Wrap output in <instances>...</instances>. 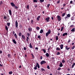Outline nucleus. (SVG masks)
<instances>
[{
  "instance_id": "nucleus-37",
  "label": "nucleus",
  "mask_w": 75,
  "mask_h": 75,
  "mask_svg": "<svg viewBox=\"0 0 75 75\" xmlns=\"http://www.w3.org/2000/svg\"><path fill=\"white\" fill-rule=\"evenodd\" d=\"M67 16L68 17H70L71 16V15L69 14H68L67 15Z\"/></svg>"
},
{
  "instance_id": "nucleus-32",
  "label": "nucleus",
  "mask_w": 75,
  "mask_h": 75,
  "mask_svg": "<svg viewBox=\"0 0 75 75\" xmlns=\"http://www.w3.org/2000/svg\"><path fill=\"white\" fill-rule=\"evenodd\" d=\"M31 55H32V57L33 58H35V57H34V56L33 54H31Z\"/></svg>"
},
{
  "instance_id": "nucleus-15",
  "label": "nucleus",
  "mask_w": 75,
  "mask_h": 75,
  "mask_svg": "<svg viewBox=\"0 0 75 75\" xmlns=\"http://www.w3.org/2000/svg\"><path fill=\"white\" fill-rule=\"evenodd\" d=\"M8 58H11V56L10 54H8Z\"/></svg>"
},
{
  "instance_id": "nucleus-36",
  "label": "nucleus",
  "mask_w": 75,
  "mask_h": 75,
  "mask_svg": "<svg viewBox=\"0 0 75 75\" xmlns=\"http://www.w3.org/2000/svg\"><path fill=\"white\" fill-rule=\"evenodd\" d=\"M5 28L7 31H8V27H7V26H5Z\"/></svg>"
},
{
  "instance_id": "nucleus-13",
  "label": "nucleus",
  "mask_w": 75,
  "mask_h": 75,
  "mask_svg": "<svg viewBox=\"0 0 75 75\" xmlns=\"http://www.w3.org/2000/svg\"><path fill=\"white\" fill-rule=\"evenodd\" d=\"M29 47L30 48H33V46H32L31 45V43H30V44Z\"/></svg>"
},
{
  "instance_id": "nucleus-8",
  "label": "nucleus",
  "mask_w": 75,
  "mask_h": 75,
  "mask_svg": "<svg viewBox=\"0 0 75 75\" xmlns=\"http://www.w3.org/2000/svg\"><path fill=\"white\" fill-rule=\"evenodd\" d=\"M59 67H63V64H62V62H60V63L59 65Z\"/></svg>"
},
{
  "instance_id": "nucleus-58",
  "label": "nucleus",
  "mask_w": 75,
  "mask_h": 75,
  "mask_svg": "<svg viewBox=\"0 0 75 75\" xmlns=\"http://www.w3.org/2000/svg\"><path fill=\"white\" fill-rule=\"evenodd\" d=\"M50 4H48L47 5V7H50Z\"/></svg>"
},
{
  "instance_id": "nucleus-62",
  "label": "nucleus",
  "mask_w": 75,
  "mask_h": 75,
  "mask_svg": "<svg viewBox=\"0 0 75 75\" xmlns=\"http://www.w3.org/2000/svg\"><path fill=\"white\" fill-rule=\"evenodd\" d=\"M35 50H38V47H36L35 48Z\"/></svg>"
},
{
  "instance_id": "nucleus-14",
  "label": "nucleus",
  "mask_w": 75,
  "mask_h": 75,
  "mask_svg": "<svg viewBox=\"0 0 75 75\" xmlns=\"http://www.w3.org/2000/svg\"><path fill=\"white\" fill-rule=\"evenodd\" d=\"M18 7H17L15 5V6H14V7L16 9H18V7H19V6L18 5Z\"/></svg>"
},
{
  "instance_id": "nucleus-30",
  "label": "nucleus",
  "mask_w": 75,
  "mask_h": 75,
  "mask_svg": "<svg viewBox=\"0 0 75 75\" xmlns=\"http://www.w3.org/2000/svg\"><path fill=\"white\" fill-rule=\"evenodd\" d=\"M62 63H65V61L64 60V59H63L62 60Z\"/></svg>"
},
{
  "instance_id": "nucleus-19",
  "label": "nucleus",
  "mask_w": 75,
  "mask_h": 75,
  "mask_svg": "<svg viewBox=\"0 0 75 75\" xmlns=\"http://www.w3.org/2000/svg\"><path fill=\"white\" fill-rule=\"evenodd\" d=\"M56 50L57 51H58V50L59 51V50H61V49H60V48H59L58 47H57L56 48Z\"/></svg>"
},
{
  "instance_id": "nucleus-60",
  "label": "nucleus",
  "mask_w": 75,
  "mask_h": 75,
  "mask_svg": "<svg viewBox=\"0 0 75 75\" xmlns=\"http://www.w3.org/2000/svg\"><path fill=\"white\" fill-rule=\"evenodd\" d=\"M61 69V67H59L58 68V69H58V70H59H59H60V69Z\"/></svg>"
},
{
  "instance_id": "nucleus-31",
  "label": "nucleus",
  "mask_w": 75,
  "mask_h": 75,
  "mask_svg": "<svg viewBox=\"0 0 75 75\" xmlns=\"http://www.w3.org/2000/svg\"><path fill=\"white\" fill-rule=\"evenodd\" d=\"M36 29L37 30H40V27H37L36 28Z\"/></svg>"
},
{
  "instance_id": "nucleus-26",
  "label": "nucleus",
  "mask_w": 75,
  "mask_h": 75,
  "mask_svg": "<svg viewBox=\"0 0 75 75\" xmlns=\"http://www.w3.org/2000/svg\"><path fill=\"white\" fill-rule=\"evenodd\" d=\"M34 69H35V70H36V69H37V66L36 65L35 66V67L34 68Z\"/></svg>"
},
{
  "instance_id": "nucleus-49",
  "label": "nucleus",
  "mask_w": 75,
  "mask_h": 75,
  "mask_svg": "<svg viewBox=\"0 0 75 75\" xmlns=\"http://www.w3.org/2000/svg\"><path fill=\"white\" fill-rule=\"evenodd\" d=\"M23 50H27V48L25 47H24L23 48Z\"/></svg>"
},
{
  "instance_id": "nucleus-56",
  "label": "nucleus",
  "mask_w": 75,
  "mask_h": 75,
  "mask_svg": "<svg viewBox=\"0 0 75 75\" xmlns=\"http://www.w3.org/2000/svg\"><path fill=\"white\" fill-rule=\"evenodd\" d=\"M68 17L67 16H66V17H65L64 18H65L66 20H67V19H66L68 18Z\"/></svg>"
},
{
  "instance_id": "nucleus-18",
  "label": "nucleus",
  "mask_w": 75,
  "mask_h": 75,
  "mask_svg": "<svg viewBox=\"0 0 75 75\" xmlns=\"http://www.w3.org/2000/svg\"><path fill=\"white\" fill-rule=\"evenodd\" d=\"M43 32H44V31L42 29H41L40 31V34H42Z\"/></svg>"
},
{
  "instance_id": "nucleus-6",
  "label": "nucleus",
  "mask_w": 75,
  "mask_h": 75,
  "mask_svg": "<svg viewBox=\"0 0 75 75\" xmlns=\"http://www.w3.org/2000/svg\"><path fill=\"white\" fill-rule=\"evenodd\" d=\"M11 4L12 6V7H14L16 5H15V4H14V3L13 2H11Z\"/></svg>"
},
{
  "instance_id": "nucleus-47",
  "label": "nucleus",
  "mask_w": 75,
  "mask_h": 75,
  "mask_svg": "<svg viewBox=\"0 0 75 75\" xmlns=\"http://www.w3.org/2000/svg\"><path fill=\"white\" fill-rule=\"evenodd\" d=\"M26 8L27 9H29V5H28L26 7Z\"/></svg>"
},
{
  "instance_id": "nucleus-5",
  "label": "nucleus",
  "mask_w": 75,
  "mask_h": 75,
  "mask_svg": "<svg viewBox=\"0 0 75 75\" xmlns=\"http://www.w3.org/2000/svg\"><path fill=\"white\" fill-rule=\"evenodd\" d=\"M21 37L23 40H25V36H24V35H22Z\"/></svg>"
},
{
  "instance_id": "nucleus-16",
  "label": "nucleus",
  "mask_w": 75,
  "mask_h": 75,
  "mask_svg": "<svg viewBox=\"0 0 75 75\" xmlns=\"http://www.w3.org/2000/svg\"><path fill=\"white\" fill-rule=\"evenodd\" d=\"M28 30L30 32H31V31H32V28H28Z\"/></svg>"
},
{
  "instance_id": "nucleus-33",
  "label": "nucleus",
  "mask_w": 75,
  "mask_h": 75,
  "mask_svg": "<svg viewBox=\"0 0 75 75\" xmlns=\"http://www.w3.org/2000/svg\"><path fill=\"white\" fill-rule=\"evenodd\" d=\"M22 34V33H18V35L19 36H20V37L21 36Z\"/></svg>"
},
{
  "instance_id": "nucleus-12",
  "label": "nucleus",
  "mask_w": 75,
  "mask_h": 75,
  "mask_svg": "<svg viewBox=\"0 0 75 75\" xmlns=\"http://www.w3.org/2000/svg\"><path fill=\"white\" fill-rule=\"evenodd\" d=\"M65 49L66 50H68L70 49V47H68L67 46H66Z\"/></svg>"
},
{
  "instance_id": "nucleus-54",
  "label": "nucleus",
  "mask_w": 75,
  "mask_h": 75,
  "mask_svg": "<svg viewBox=\"0 0 75 75\" xmlns=\"http://www.w3.org/2000/svg\"><path fill=\"white\" fill-rule=\"evenodd\" d=\"M72 3H73V1H70V3L71 4H72Z\"/></svg>"
},
{
  "instance_id": "nucleus-50",
  "label": "nucleus",
  "mask_w": 75,
  "mask_h": 75,
  "mask_svg": "<svg viewBox=\"0 0 75 75\" xmlns=\"http://www.w3.org/2000/svg\"><path fill=\"white\" fill-rule=\"evenodd\" d=\"M20 27L21 28H23V26L21 25H20Z\"/></svg>"
},
{
  "instance_id": "nucleus-35",
  "label": "nucleus",
  "mask_w": 75,
  "mask_h": 75,
  "mask_svg": "<svg viewBox=\"0 0 75 75\" xmlns=\"http://www.w3.org/2000/svg\"><path fill=\"white\" fill-rule=\"evenodd\" d=\"M9 74H10L11 75L13 74V71H11L10 72H9Z\"/></svg>"
},
{
  "instance_id": "nucleus-24",
  "label": "nucleus",
  "mask_w": 75,
  "mask_h": 75,
  "mask_svg": "<svg viewBox=\"0 0 75 75\" xmlns=\"http://www.w3.org/2000/svg\"><path fill=\"white\" fill-rule=\"evenodd\" d=\"M40 1V3H43L44 1V0H39Z\"/></svg>"
},
{
  "instance_id": "nucleus-59",
  "label": "nucleus",
  "mask_w": 75,
  "mask_h": 75,
  "mask_svg": "<svg viewBox=\"0 0 75 75\" xmlns=\"http://www.w3.org/2000/svg\"><path fill=\"white\" fill-rule=\"evenodd\" d=\"M41 17V16H39L37 18H40Z\"/></svg>"
},
{
  "instance_id": "nucleus-11",
  "label": "nucleus",
  "mask_w": 75,
  "mask_h": 75,
  "mask_svg": "<svg viewBox=\"0 0 75 75\" xmlns=\"http://www.w3.org/2000/svg\"><path fill=\"white\" fill-rule=\"evenodd\" d=\"M37 67H38V68H40V65H39V64L38 63H36V65Z\"/></svg>"
},
{
  "instance_id": "nucleus-22",
  "label": "nucleus",
  "mask_w": 75,
  "mask_h": 75,
  "mask_svg": "<svg viewBox=\"0 0 75 75\" xmlns=\"http://www.w3.org/2000/svg\"><path fill=\"white\" fill-rule=\"evenodd\" d=\"M74 31H75V28H73L71 30V31L72 32H74Z\"/></svg>"
},
{
  "instance_id": "nucleus-34",
  "label": "nucleus",
  "mask_w": 75,
  "mask_h": 75,
  "mask_svg": "<svg viewBox=\"0 0 75 75\" xmlns=\"http://www.w3.org/2000/svg\"><path fill=\"white\" fill-rule=\"evenodd\" d=\"M27 35H28V37H30V33H27Z\"/></svg>"
},
{
  "instance_id": "nucleus-1",
  "label": "nucleus",
  "mask_w": 75,
  "mask_h": 75,
  "mask_svg": "<svg viewBox=\"0 0 75 75\" xmlns=\"http://www.w3.org/2000/svg\"><path fill=\"white\" fill-rule=\"evenodd\" d=\"M57 19L59 21H61V16H57Z\"/></svg>"
},
{
  "instance_id": "nucleus-41",
  "label": "nucleus",
  "mask_w": 75,
  "mask_h": 75,
  "mask_svg": "<svg viewBox=\"0 0 75 75\" xmlns=\"http://www.w3.org/2000/svg\"><path fill=\"white\" fill-rule=\"evenodd\" d=\"M42 51H43L44 53H45L46 52V50H45V49H43L42 50Z\"/></svg>"
},
{
  "instance_id": "nucleus-9",
  "label": "nucleus",
  "mask_w": 75,
  "mask_h": 75,
  "mask_svg": "<svg viewBox=\"0 0 75 75\" xmlns=\"http://www.w3.org/2000/svg\"><path fill=\"white\" fill-rule=\"evenodd\" d=\"M68 35V33H66L63 34L62 36H65V35Z\"/></svg>"
},
{
  "instance_id": "nucleus-57",
  "label": "nucleus",
  "mask_w": 75,
  "mask_h": 75,
  "mask_svg": "<svg viewBox=\"0 0 75 75\" xmlns=\"http://www.w3.org/2000/svg\"><path fill=\"white\" fill-rule=\"evenodd\" d=\"M42 58H43L42 56H41L40 57V59H42Z\"/></svg>"
},
{
  "instance_id": "nucleus-23",
  "label": "nucleus",
  "mask_w": 75,
  "mask_h": 75,
  "mask_svg": "<svg viewBox=\"0 0 75 75\" xmlns=\"http://www.w3.org/2000/svg\"><path fill=\"white\" fill-rule=\"evenodd\" d=\"M46 57H49V54H48V53H46Z\"/></svg>"
},
{
  "instance_id": "nucleus-3",
  "label": "nucleus",
  "mask_w": 75,
  "mask_h": 75,
  "mask_svg": "<svg viewBox=\"0 0 75 75\" xmlns=\"http://www.w3.org/2000/svg\"><path fill=\"white\" fill-rule=\"evenodd\" d=\"M15 26L16 28H17L18 27V22H17V21L16 20L15 22Z\"/></svg>"
},
{
  "instance_id": "nucleus-7",
  "label": "nucleus",
  "mask_w": 75,
  "mask_h": 75,
  "mask_svg": "<svg viewBox=\"0 0 75 75\" xmlns=\"http://www.w3.org/2000/svg\"><path fill=\"white\" fill-rule=\"evenodd\" d=\"M63 47H64V45L62 44L60 45V47L61 50H62V49H63Z\"/></svg>"
},
{
  "instance_id": "nucleus-10",
  "label": "nucleus",
  "mask_w": 75,
  "mask_h": 75,
  "mask_svg": "<svg viewBox=\"0 0 75 75\" xmlns=\"http://www.w3.org/2000/svg\"><path fill=\"white\" fill-rule=\"evenodd\" d=\"M12 41L14 44H17V42L16 41L15 39L13 40Z\"/></svg>"
},
{
  "instance_id": "nucleus-46",
  "label": "nucleus",
  "mask_w": 75,
  "mask_h": 75,
  "mask_svg": "<svg viewBox=\"0 0 75 75\" xmlns=\"http://www.w3.org/2000/svg\"><path fill=\"white\" fill-rule=\"evenodd\" d=\"M34 3H37V0H33Z\"/></svg>"
},
{
  "instance_id": "nucleus-29",
  "label": "nucleus",
  "mask_w": 75,
  "mask_h": 75,
  "mask_svg": "<svg viewBox=\"0 0 75 75\" xmlns=\"http://www.w3.org/2000/svg\"><path fill=\"white\" fill-rule=\"evenodd\" d=\"M60 54H61L59 52H57V55H60Z\"/></svg>"
},
{
  "instance_id": "nucleus-48",
  "label": "nucleus",
  "mask_w": 75,
  "mask_h": 75,
  "mask_svg": "<svg viewBox=\"0 0 75 75\" xmlns=\"http://www.w3.org/2000/svg\"><path fill=\"white\" fill-rule=\"evenodd\" d=\"M75 48V46H73V47H71L72 50H74Z\"/></svg>"
},
{
  "instance_id": "nucleus-20",
  "label": "nucleus",
  "mask_w": 75,
  "mask_h": 75,
  "mask_svg": "<svg viewBox=\"0 0 75 75\" xmlns=\"http://www.w3.org/2000/svg\"><path fill=\"white\" fill-rule=\"evenodd\" d=\"M14 36H15V37L16 38V39H17V34H16V33H15L14 34Z\"/></svg>"
},
{
  "instance_id": "nucleus-63",
  "label": "nucleus",
  "mask_w": 75,
  "mask_h": 75,
  "mask_svg": "<svg viewBox=\"0 0 75 75\" xmlns=\"http://www.w3.org/2000/svg\"><path fill=\"white\" fill-rule=\"evenodd\" d=\"M74 27V25H71L70 26V27Z\"/></svg>"
},
{
  "instance_id": "nucleus-53",
  "label": "nucleus",
  "mask_w": 75,
  "mask_h": 75,
  "mask_svg": "<svg viewBox=\"0 0 75 75\" xmlns=\"http://www.w3.org/2000/svg\"><path fill=\"white\" fill-rule=\"evenodd\" d=\"M41 71H45V69H43V68H42V69H41Z\"/></svg>"
},
{
  "instance_id": "nucleus-25",
  "label": "nucleus",
  "mask_w": 75,
  "mask_h": 75,
  "mask_svg": "<svg viewBox=\"0 0 75 75\" xmlns=\"http://www.w3.org/2000/svg\"><path fill=\"white\" fill-rule=\"evenodd\" d=\"M49 34H50L47 32L46 33V37H48V35H49Z\"/></svg>"
},
{
  "instance_id": "nucleus-21",
  "label": "nucleus",
  "mask_w": 75,
  "mask_h": 75,
  "mask_svg": "<svg viewBox=\"0 0 75 75\" xmlns=\"http://www.w3.org/2000/svg\"><path fill=\"white\" fill-rule=\"evenodd\" d=\"M49 34H50L51 33V30L50 29L49 30H48V32H47Z\"/></svg>"
},
{
  "instance_id": "nucleus-4",
  "label": "nucleus",
  "mask_w": 75,
  "mask_h": 75,
  "mask_svg": "<svg viewBox=\"0 0 75 75\" xmlns=\"http://www.w3.org/2000/svg\"><path fill=\"white\" fill-rule=\"evenodd\" d=\"M45 20L46 21H47V22H49V21H50V18L49 17H47L45 19Z\"/></svg>"
},
{
  "instance_id": "nucleus-64",
  "label": "nucleus",
  "mask_w": 75,
  "mask_h": 75,
  "mask_svg": "<svg viewBox=\"0 0 75 75\" xmlns=\"http://www.w3.org/2000/svg\"><path fill=\"white\" fill-rule=\"evenodd\" d=\"M3 52L1 50H0V54H1Z\"/></svg>"
},
{
  "instance_id": "nucleus-17",
  "label": "nucleus",
  "mask_w": 75,
  "mask_h": 75,
  "mask_svg": "<svg viewBox=\"0 0 75 75\" xmlns=\"http://www.w3.org/2000/svg\"><path fill=\"white\" fill-rule=\"evenodd\" d=\"M9 14L10 15H11V14H12L11 10H9Z\"/></svg>"
},
{
  "instance_id": "nucleus-27",
  "label": "nucleus",
  "mask_w": 75,
  "mask_h": 75,
  "mask_svg": "<svg viewBox=\"0 0 75 75\" xmlns=\"http://www.w3.org/2000/svg\"><path fill=\"white\" fill-rule=\"evenodd\" d=\"M2 4H3V2L2 1H1L0 2V6H1Z\"/></svg>"
},
{
  "instance_id": "nucleus-42",
  "label": "nucleus",
  "mask_w": 75,
  "mask_h": 75,
  "mask_svg": "<svg viewBox=\"0 0 75 75\" xmlns=\"http://www.w3.org/2000/svg\"><path fill=\"white\" fill-rule=\"evenodd\" d=\"M55 40H58V36H56V38H55Z\"/></svg>"
},
{
  "instance_id": "nucleus-28",
  "label": "nucleus",
  "mask_w": 75,
  "mask_h": 75,
  "mask_svg": "<svg viewBox=\"0 0 75 75\" xmlns=\"http://www.w3.org/2000/svg\"><path fill=\"white\" fill-rule=\"evenodd\" d=\"M65 16V13H64L62 15V17H64V16Z\"/></svg>"
},
{
  "instance_id": "nucleus-52",
  "label": "nucleus",
  "mask_w": 75,
  "mask_h": 75,
  "mask_svg": "<svg viewBox=\"0 0 75 75\" xmlns=\"http://www.w3.org/2000/svg\"><path fill=\"white\" fill-rule=\"evenodd\" d=\"M4 19H6V18H7V17H6V16H4Z\"/></svg>"
},
{
  "instance_id": "nucleus-44",
  "label": "nucleus",
  "mask_w": 75,
  "mask_h": 75,
  "mask_svg": "<svg viewBox=\"0 0 75 75\" xmlns=\"http://www.w3.org/2000/svg\"><path fill=\"white\" fill-rule=\"evenodd\" d=\"M64 30V27H62L61 28V31H62V30Z\"/></svg>"
},
{
  "instance_id": "nucleus-38",
  "label": "nucleus",
  "mask_w": 75,
  "mask_h": 75,
  "mask_svg": "<svg viewBox=\"0 0 75 75\" xmlns=\"http://www.w3.org/2000/svg\"><path fill=\"white\" fill-rule=\"evenodd\" d=\"M74 65H75V63H73V65H72V66L71 67V68H73Z\"/></svg>"
},
{
  "instance_id": "nucleus-61",
  "label": "nucleus",
  "mask_w": 75,
  "mask_h": 75,
  "mask_svg": "<svg viewBox=\"0 0 75 75\" xmlns=\"http://www.w3.org/2000/svg\"><path fill=\"white\" fill-rule=\"evenodd\" d=\"M8 21V19H6L5 20V21H6V22Z\"/></svg>"
},
{
  "instance_id": "nucleus-39",
  "label": "nucleus",
  "mask_w": 75,
  "mask_h": 75,
  "mask_svg": "<svg viewBox=\"0 0 75 75\" xmlns=\"http://www.w3.org/2000/svg\"><path fill=\"white\" fill-rule=\"evenodd\" d=\"M38 38H39L40 40H41V36L40 35H38Z\"/></svg>"
},
{
  "instance_id": "nucleus-43",
  "label": "nucleus",
  "mask_w": 75,
  "mask_h": 75,
  "mask_svg": "<svg viewBox=\"0 0 75 75\" xmlns=\"http://www.w3.org/2000/svg\"><path fill=\"white\" fill-rule=\"evenodd\" d=\"M74 20V18L73 17H72L71 18V20L73 21Z\"/></svg>"
},
{
  "instance_id": "nucleus-55",
  "label": "nucleus",
  "mask_w": 75,
  "mask_h": 75,
  "mask_svg": "<svg viewBox=\"0 0 75 75\" xmlns=\"http://www.w3.org/2000/svg\"><path fill=\"white\" fill-rule=\"evenodd\" d=\"M69 62H70V63H71V62H72V61H71V60H69Z\"/></svg>"
},
{
  "instance_id": "nucleus-40",
  "label": "nucleus",
  "mask_w": 75,
  "mask_h": 75,
  "mask_svg": "<svg viewBox=\"0 0 75 75\" xmlns=\"http://www.w3.org/2000/svg\"><path fill=\"white\" fill-rule=\"evenodd\" d=\"M33 23H34V21H33V20H31V23L32 24H33Z\"/></svg>"
},
{
  "instance_id": "nucleus-45",
  "label": "nucleus",
  "mask_w": 75,
  "mask_h": 75,
  "mask_svg": "<svg viewBox=\"0 0 75 75\" xmlns=\"http://www.w3.org/2000/svg\"><path fill=\"white\" fill-rule=\"evenodd\" d=\"M10 23H7V25L8 26H10Z\"/></svg>"
},
{
  "instance_id": "nucleus-51",
  "label": "nucleus",
  "mask_w": 75,
  "mask_h": 75,
  "mask_svg": "<svg viewBox=\"0 0 75 75\" xmlns=\"http://www.w3.org/2000/svg\"><path fill=\"white\" fill-rule=\"evenodd\" d=\"M47 69H50V66H49V65H48L47 66Z\"/></svg>"
},
{
  "instance_id": "nucleus-2",
  "label": "nucleus",
  "mask_w": 75,
  "mask_h": 75,
  "mask_svg": "<svg viewBox=\"0 0 75 75\" xmlns=\"http://www.w3.org/2000/svg\"><path fill=\"white\" fill-rule=\"evenodd\" d=\"M46 64V62L44 60L40 62V64L41 65H43V64Z\"/></svg>"
}]
</instances>
